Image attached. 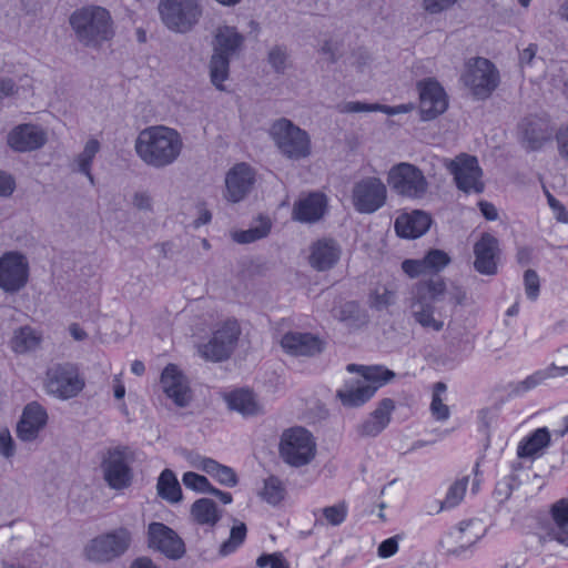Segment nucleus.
Listing matches in <instances>:
<instances>
[{
    "label": "nucleus",
    "instance_id": "nucleus-30",
    "mask_svg": "<svg viewBox=\"0 0 568 568\" xmlns=\"http://www.w3.org/2000/svg\"><path fill=\"white\" fill-rule=\"evenodd\" d=\"M430 223L432 219L426 212L413 211L396 219L395 231L400 237L416 239L428 231Z\"/></svg>",
    "mask_w": 568,
    "mask_h": 568
},
{
    "label": "nucleus",
    "instance_id": "nucleus-12",
    "mask_svg": "<svg viewBox=\"0 0 568 568\" xmlns=\"http://www.w3.org/2000/svg\"><path fill=\"white\" fill-rule=\"evenodd\" d=\"M30 278L28 257L19 251H9L0 256V290L7 294L22 291Z\"/></svg>",
    "mask_w": 568,
    "mask_h": 568
},
{
    "label": "nucleus",
    "instance_id": "nucleus-15",
    "mask_svg": "<svg viewBox=\"0 0 568 568\" xmlns=\"http://www.w3.org/2000/svg\"><path fill=\"white\" fill-rule=\"evenodd\" d=\"M101 470L110 488L115 490L128 488L133 480L128 449L120 447L109 449L102 458Z\"/></svg>",
    "mask_w": 568,
    "mask_h": 568
},
{
    "label": "nucleus",
    "instance_id": "nucleus-5",
    "mask_svg": "<svg viewBox=\"0 0 568 568\" xmlns=\"http://www.w3.org/2000/svg\"><path fill=\"white\" fill-rule=\"evenodd\" d=\"M202 0H160L158 11L162 23L172 32L189 33L203 17Z\"/></svg>",
    "mask_w": 568,
    "mask_h": 568
},
{
    "label": "nucleus",
    "instance_id": "nucleus-28",
    "mask_svg": "<svg viewBox=\"0 0 568 568\" xmlns=\"http://www.w3.org/2000/svg\"><path fill=\"white\" fill-rule=\"evenodd\" d=\"M395 402L392 398L382 399L375 410L358 426V434L364 437H375L389 424Z\"/></svg>",
    "mask_w": 568,
    "mask_h": 568
},
{
    "label": "nucleus",
    "instance_id": "nucleus-26",
    "mask_svg": "<svg viewBox=\"0 0 568 568\" xmlns=\"http://www.w3.org/2000/svg\"><path fill=\"white\" fill-rule=\"evenodd\" d=\"M281 346L292 356H314L323 351L322 341L310 333H286L281 339Z\"/></svg>",
    "mask_w": 568,
    "mask_h": 568
},
{
    "label": "nucleus",
    "instance_id": "nucleus-50",
    "mask_svg": "<svg viewBox=\"0 0 568 568\" xmlns=\"http://www.w3.org/2000/svg\"><path fill=\"white\" fill-rule=\"evenodd\" d=\"M182 481L186 488L199 493H209L211 488V484L205 476L193 471L185 473L182 477Z\"/></svg>",
    "mask_w": 568,
    "mask_h": 568
},
{
    "label": "nucleus",
    "instance_id": "nucleus-36",
    "mask_svg": "<svg viewBox=\"0 0 568 568\" xmlns=\"http://www.w3.org/2000/svg\"><path fill=\"white\" fill-rule=\"evenodd\" d=\"M193 520L202 526L213 527L220 520L222 513L210 498H200L191 507Z\"/></svg>",
    "mask_w": 568,
    "mask_h": 568
},
{
    "label": "nucleus",
    "instance_id": "nucleus-1",
    "mask_svg": "<svg viewBox=\"0 0 568 568\" xmlns=\"http://www.w3.org/2000/svg\"><path fill=\"white\" fill-rule=\"evenodd\" d=\"M446 296L455 305L462 304L465 300V293L460 288L454 287L449 291L442 277L416 283L409 301L414 321L428 332L443 331L445 322L440 314H437L434 304L444 301Z\"/></svg>",
    "mask_w": 568,
    "mask_h": 568
},
{
    "label": "nucleus",
    "instance_id": "nucleus-60",
    "mask_svg": "<svg viewBox=\"0 0 568 568\" xmlns=\"http://www.w3.org/2000/svg\"><path fill=\"white\" fill-rule=\"evenodd\" d=\"M537 45L530 43L526 49H524L519 54V64L523 70L532 67L537 63L536 59Z\"/></svg>",
    "mask_w": 568,
    "mask_h": 568
},
{
    "label": "nucleus",
    "instance_id": "nucleus-47",
    "mask_svg": "<svg viewBox=\"0 0 568 568\" xmlns=\"http://www.w3.org/2000/svg\"><path fill=\"white\" fill-rule=\"evenodd\" d=\"M446 392V385L438 382L434 385L430 410L438 420H446L449 417V408L444 404L442 395Z\"/></svg>",
    "mask_w": 568,
    "mask_h": 568
},
{
    "label": "nucleus",
    "instance_id": "nucleus-54",
    "mask_svg": "<svg viewBox=\"0 0 568 568\" xmlns=\"http://www.w3.org/2000/svg\"><path fill=\"white\" fill-rule=\"evenodd\" d=\"M525 291L528 298L535 301L539 294V277L532 270H527L524 275Z\"/></svg>",
    "mask_w": 568,
    "mask_h": 568
},
{
    "label": "nucleus",
    "instance_id": "nucleus-34",
    "mask_svg": "<svg viewBox=\"0 0 568 568\" xmlns=\"http://www.w3.org/2000/svg\"><path fill=\"white\" fill-rule=\"evenodd\" d=\"M42 333L29 325L14 329L10 341L11 349L17 354L37 351L42 343Z\"/></svg>",
    "mask_w": 568,
    "mask_h": 568
},
{
    "label": "nucleus",
    "instance_id": "nucleus-16",
    "mask_svg": "<svg viewBox=\"0 0 568 568\" xmlns=\"http://www.w3.org/2000/svg\"><path fill=\"white\" fill-rule=\"evenodd\" d=\"M148 547L169 559H181L186 551L183 539L163 523L153 521L148 526Z\"/></svg>",
    "mask_w": 568,
    "mask_h": 568
},
{
    "label": "nucleus",
    "instance_id": "nucleus-24",
    "mask_svg": "<svg viewBox=\"0 0 568 568\" xmlns=\"http://www.w3.org/2000/svg\"><path fill=\"white\" fill-rule=\"evenodd\" d=\"M48 415L44 408L36 402L28 404L17 425V435L22 442L34 440L45 426Z\"/></svg>",
    "mask_w": 568,
    "mask_h": 568
},
{
    "label": "nucleus",
    "instance_id": "nucleus-8",
    "mask_svg": "<svg viewBox=\"0 0 568 568\" xmlns=\"http://www.w3.org/2000/svg\"><path fill=\"white\" fill-rule=\"evenodd\" d=\"M132 542V532L119 527L91 539L85 548V557L94 562H109L124 555Z\"/></svg>",
    "mask_w": 568,
    "mask_h": 568
},
{
    "label": "nucleus",
    "instance_id": "nucleus-29",
    "mask_svg": "<svg viewBox=\"0 0 568 568\" xmlns=\"http://www.w3.org/2000/svg\"><path fill=\"white\" fill-rule=\"evenodd\" d=\"M326 204L324 194L310 193L294 204L293 217L303 223H314L324 215Z\"/></svg>",
    "mask_w": 568,
    "mask_h": 568
},
{
    "label": "nucleus",
    "instance_id": "nucleus-59",
    "mask_svg": "<svg viewBox=\"0 0 568 568\" xmlns=\"http://www.w3.org/2000/svg\"><path fill=\"white\" fill-rule=\"evenodd\" d=\"M132 204L139 211L150 212L153 209L152 197L145 191L135 192L132 197Z\"/></svg>",
    "mask_w": 568,
    "mask_h": 568
},
{
    "label": "nucleus",
    "instance_id": "nucleus-45",
    "mask_svg": "<svg viewBox=\"0 0 568 568\" xmlns=\"http://www.w3.org/2000/svg\"><path fill=\"white\" fill-rule=\"evenodd\" d=\"M469 476H464L452 484V486L448 488L445 499L439 503L438 511L456 507L465 496Z\"/></svg>",
    "mask_w": 568,
    "mask_h": 568
},
{
    "label": "nucleus",
    "instance_id": "nucleus-44",
    "mask_svg": "<svg viewBox=\"0 0 568 568\" xmlns=\"http://www.w3.org/2000/svg\"><path fill=\"white\" fill-rule=\"evenodd\" d=\"M230 59L221 53H214L210 60V78L213 85L219 90H224L223 82L229 78Z\"/></svg>",
    "mask_w": 568,
    "mask_h": 568
},
{
    "label": "nucleus",
    "instance_id": "nucleus-33",
    "mask_svg": "<svg viewBox=\"0 0 568 568\" xmlns=\"http://www.w3.org/2000/svg\"><path fill=\"white\" fill-rule=\"evenodd\" d=\"M486 534V528L479 519L464 520L449 531L453 542L466 549L476 544Z\"/></svg>",
    "mask_w": 568,
    "mask_h": 568
},
{
    "label": "nucleus",
    "instance_id": "nucleus-63",
    "mask_svg": "<svg viewBox=\"0 0 568 568\" xmlns=\"http://www.w3.org/2000/svg\"><path fill=\"white\" fill-rule=\"evenodd\" d=\"M16 189L13 176L7 172L0 171V196H10Z\"/></svg>",
    "mask_w": 568,
    "mask_h": 568
},
{
    "label": "nucleus",
    "instance_id": "nucleus-43",
    "mask_svg": "<svg viewBox=\"0 0 568 568\" xmlns=\"http://www.w3.org/2000/svg\"><path fill=\"white\" fill-rule=\"evenodd\" d=\"M258 496L268 505L277 506L286 497V487L276 476H268L263 480Z\"/></svg>",
    "mask_w": 568,
    "mask_h": 568
},
{
    "label": "nucleus",
    "instance_id": "nucleus-39",
    "mask_svg": "<svg viewBox=\"0 0 568 568\" xmlns=\"http://www.w3.org/2000/svg\"><path fill=\"white\" fill-rule=\"evenodd\" d=\"M549 444L550 433L548 428L541 427L519 443L517 454L520 458L534 457Z\"/></svg>",
    "mask_w": 568,
    "mask_h": 568
},
{
    "label": "nucleus",
    "instance_id": "nucleus-55",
    "mask_svg": "<svg viewBox=\"0 0 568 568\" xmlns=\"http://www.w3.org/2000/svg\"><path fill=\"white\" fill-rule=\"evenodd\" d=\"M0 454L7 459L16 454V445L8 428L0 429Z\"/></svg>",
    "mask_w": 568,
    "mask_h": 568
},
{
    "label": "nucleus",
    "instance_id": "nucleus-6",
    "mask_svg": "<svg viewBox=\"0 0 568 568\" xmlns=\"http://www.w3.org/2000/svg\"><path fill=\"white\" fill-rule=\"evenodd\" d=\"M270 135L280 152L291 160L305 159L311 154L310 135L288 119L276 120L270 128Z\"/></svg>",
    "mask_w": 568,
    "mask_h": 568
},
{
    "label": "nucleus",
    "instance_id": "nucleus-35",
    "mask_svg": "<svg viewBox=\"0 0 568 568\" xmlns=\"http://www.w3.org/2000/svg\"><path fill=\"white\" fill-rule=\"evenodd\" d=\"M195 466L212 476L221 485L234 487L237 484L235 471L231 467L222 465L212 458L201 457Z\"/></svg>",
    "mask_w": 568,
    "mask_h": 568
},
{
    "label": "nucleus",
    "instance_id": "nucleus-20",
    "mask_svg": "<svg viewBox=\"0 0 568 568\" xmlns=\"http://www.w3.org/2000/svg\"><path fill=\"white\" fill-rule=\"evenodd\" d=\"M422 120L429 121L444 113L448 106L443 87L434 79L417 83Z\"/></svg>",
    "mask_w": 568,
    "mask_h": 568
},
{
    "label": "nucleus",
    "instance_id": "nucleus-31",
    "mask_svg": "<svg viewBox=\"0 0 568 568\" xmlns=\"http://www.w3.org/2000/svg\"><path fill=\"white\" fill-rule=\"evenodd\" d=\"M225 402L230 409L244 417L257 416L264 413L263 405L255 394L248 389H237L225 395Z\"/></svg>",
    "mask_w": 568,
    "mask_h": 568
},
{
    "label": "nucleus",
    "instance_id": "nucleus-23",
    "mask_svg": "<svg viewBox=\"0 0 568 568\" xmlns=\"http://www.w3.org/2000/svg\"><path fill=\"white\" fill-rule=\"evenodd\" d=\"M498 241L489 233H485L474 245V267L485 275L497 273Z\"/></svg>",
    "mask_w": 568,
    "mask_h": 568
},
{
    "label": "nucleus",
    "instance_id": "nucleus-40",
    "mask_svg": "<svg viewBox=\"0 0 568 568\" xmlns=\"http://www.w3.org/2000/svg\"><path fill=\"white\" fill-rule=\"evenodd\" d=\"M551 518L555 523L552 530L554 538L568 546V499H559L550 509Z\"/></svg>",
    "mask_w": 568,
    "mask_h": 568
},
{
    "label": "nucleus",
    "instance_id": "nucleus-17",
    "mask_svg": "<svg viewBox=\"0 0 568 568\" xmlns=\"http://www.w3.org/2000/svg\"><path fill=\"white\" fill-rule=\"evenodd\" d=\"M255 182V170L245 162L236 163L225 174L223 197L229 203H240L253 191Z\"/></svg>",
    "mask_w": 568,
    "mask_h": 568
},
{
    "label": "nucleus",
    "instance_id": "nucleus-53",
    "mask_svg": "<svg viewBox=\"0 0 568 568\" xmlns=\"http://www.w3.org/2000/svg\"><path fill=\"white\" fill-rule=\"evenodd\" d=\"M381 109L379 103H365L361 101H349L341 106L343 113H358V112H376Z\"/></svg>",
    "mask_w": 568,
    "mask_h": 568
},
{
    "label": "nucleus",
    "instance_id": "nucleus-41",
    "mask_svg": "<svg viewBox=\"0 0 568 568\" xmlns=\"http://www.w3.org/2000/svg\"><path fill=\"white\" fill-rule=\"evenodd\" d=\"M158 495L169 503H179L182 499V490L175 474L171 469H164L156 483Z\"/></svg>",
    "mask_w": 568,
    "mask_h": 568
},
{
    "label": "nucleus",
    "instance_id": "nucleus-49",
    "mask_svg": "<svg viewBox=\"0 0 568 568\" xmlns=\"http://www.w3.org/2000/svg\"><path fill=\"white\" fill-rule=\"evenodd\" d=\"M568 374V365L567 366H556L555 364H550L544 369H539L531 375H529V379L532 383V386L536 388L544 383H546L550 378H555L559 375Z\"/></svg>",
    "mask_w": 568,
    "mask_h": 568
},
{
    "label": "nucleus",
    "instance_id": "nucleus-25",
    "mask_svg": "<svg viewBox=\"0 0 568 568\" xmlns=\"http://www.w3.org/2000/svg\"><path fill=\"white\" fill-rule=\"evenodd\" d=\"M342 248L332 239H321L310 247V265L320 272L331 270L341 258Z\"/></svg>",
    "mask_w": 568,
    "mask_h": 568
},
{
    "label": "nucleus",
    "instance_id": "nucleus-46",
    "mask_svg": "<svg viewBox=\"0 0 568 568\" xmlns=\"http://www.w3.org/2000/svg\"><path fill=\"white\" fill-rule=\"evenodd\" d=\"M246 526L244 523H236L230 531V537L226 541H224L220 547V554L222 556H227L234 552L245 540L246 538Z\"/></svg>",
    "mask_w": 568,
    "mask_h": 568
},
{
    "label": "nucleus",
    "instance_id": "nucleus-3",
    "mask_svg": "<svg viewBox=\"0 0 568 568\" xmlns=\"http://www.w3.org/2000/svg\"><path fill=\"white\" fill-rule=\"evenodd\" d=\"M69 23L77 40L84 47L100 49L114 34L111 13L100 6H85L73 11Z\"/></svg>",
    "mask_w": 568,
    "mask_h": 568
},
{
    "label": "nucleus",
    "instance_id": "nucleus-38",
    "mask_svg": "<svg viewBox=\"0 0 568 568\" xmlns=\"http://www.w3.org/2000/svg\"><path fill=\"white\" fill-rule=\"evenodd\" d=\"M348 507L346 501L342 500L335 505L326 506L314 511L316 527H337L341 526L347 517Z\"/></svg>",
    "mask_w": 568,
    "mask_h": 568
},
{
    "label": "nucleus",
    "instance_id": "nucleus-56",
    "mask_svg": "<svg viewBox=\"0 0 568 568\" xmlns=\"http://www.w3.org/2000/svg\"><path fill=\"white\" fill-rule=\"evenodd\" d=\"M513 477H506L497 483L494 496L498 503L503 504L509 499L513 493Z\"/></svg>",
    "mask_w": 568,
    "mask_h": 568
},
{
    "label": "nucleus",
    "instance_id": "nucleus-61",
    "mask_svg": "<svg viewBox=\"0 0 568 568\" xmlns=\"http://www.w3.org/2000/svg\"><path fill=\"white\" fill-rule=\"evenodd\" d=\"M398 550V537L394 536L381 542L377 554L381 558H389Z\"/></svg>",
    "mask_w": 568,
    "mask_h": 568
},
{
    "label": "nucleus",
    "instance_id": "nucleus-11",
    "mask_svg": "<svg viewBox=\"0 0 568 568\" xmlns=\"http://www.w3.org/2000/svg\"><path fill=\"white\" fill-rule=\"evenodd\" d=\"M443 164L453 175L458 190L467 194L484 192L483 170L476 156L460 153L454 159H444Z\"/></svg>",
    "mask_w": 568,
    "mask_h": 568
},
{
    "label": "nucleus",
    "instance_id": "nucleus-64",
    "mask_svg": "<svg viewBox=\"0 0 568 568\" xmlns=\"http://www.w3.org/2000/svg\"><path fill=\"white\" fill-rule=\"evenodd\" d=\"M548 202L556 214V219L559 222L568 223V212L562 206V204L550 194L548 195Z\"/></svg>",
    "mask_w": 568,
    "mask_h": 568
},
{
    "label": "nucleus",
    "instance_id": "nucleus-37",
    "mask_svg": "<svg viewBox=\"0 0 568 568\" xmlns=\"http://www.w3.org/2000/svg\"><path fill=\"white\" fill-rule=\"evenodd\" d=\"M100 149L101 144L97 139H89L83 150L73 160V170L85 175L91 185L95 184L94 176L91 173V166Z\"/></svg>",
    "mask_w": 568,
    "mask_h": 568
},
{
    "label": "nucleus",
    "instance_id": "nucleus-42",
    "mask_svg": "<svg viewBox=\"0 0 568 568\" xmlns=\"http://www.w3.org/2000/svg\"><path fill=\"white\" fill-rule=\"evenodd\" d=\"M272 223L267 216H260L256 225L245 231H237L232 234L233 240L240 244H248L262 240L271 232Z\"/></svg>",
    "mask_w": 568,
    "mask_h": 568
},
{
    "label": "nucleus",
    "instance_id": "nucleus-10",
    "mask_svg": "<svg viewBox=\"0 0 568 568\" xmlns=\"http://www.w3.org/2000/svg\"><path fill=\"white\" fill-rule=\"evenodd\" d=\"M462 81L474 97L487 99L499 84V72L489 60L474 58L465 64Z\"/></svg>",
    "mask_w": 568,
    "mask_h": 568
},
{
    "label": "nucleus",
    "instance_id": "nucleus-7",
    "mask_svg": "<svg viewBox=\"0 0 568 568\" xmlns=\"http://www.w3.org/2000/svg\"><path fill=\"white\" fill-rule=\"evenodd\" d=\"M280 455L293 467L305 466L316 456L315 438L303 427L290 428L281 437Z\"/></svg>",
    "mask_w": 568,
    "mask_h": 568
},
{
    "label": "nucleus",
    "instance_id": "nucleus-2",
    "mask_svg": "<svg viewBox=\"0 0 568 568\" xmlns=\"http://www.w3.org/2000/svg\"><path fill=\"white\" fill-rule=\"evenodd\" d=\"M184 142L180 132L166 125L143 129L134 141L136 156L148 168L162 170L174 164L182 154Z\"/></svg>",
    "mask_w": 568,
    "mask_h": 568
},
{
    "label": "nucleus",
    "instance_id": "nucleus-51",
    "mask_svg": "<svg viewBox=\"0 0 568 568\" xmlns=\"http://www.w3.org/2000/svg\"><path fill=\"white\" fill-rule=\"evenodd\" d=\"M287 51L284 47L276 45L268 52V63L277 73H284L286 69Z\"/></svg>",
    "mask_w": 568,
    "mask_h": 568
},
{
    "label": "nucleus",
    "instance_id": "nucleus-52",
    "mask_svg": "<svg viewBox=\"0 0 568 568\" xmlns=\"http://www.w3.org/2000/svg\"><path fill=\"white\" fill-rule=\"evenodd\" d=\"M458 0H422L423 10L432 16L440 14L453 8Z\"/></svg>",
    "mask_w": 568,
    "mask_h": 568
},
{
    "label": "nucleus",
    "instance_id": "nucleus-13",
    "mask_svg": "<svg viewBox=\"0 0 568 568\" xmlns=\"http://www.w3.org/2000/svg\"><path fill=\"white\" fill-rule=\"evenodd\" d=\"M84 385V379L73 364H57L47 371L45 389L60 399L75 397Z\"/></svg>",
    "mask_w": 568,
    "mask_h": 568
},
{
    "label": "nucleus",
    "instance_id": "nucleus-18",
    "mask_svg": "<svg viewBox=\"0 0 568 568\" xmlns=\"http://www.w3.org/2000/svg\"><path fill=\"white\" fill-rule=\"evenodd\" d=\"M240 335L236 322H226L219 328L213 337L203 344L199 351L203 358L212 362H221L230 357Z\"/></svg>",
    "mask_w": 568,
    "mask_h": 568
},
{
    "label": "nucleus",
    "instance_id": "nucleus-21",
    "mask_svg": "<svg viewBox=\"0 0 568 568\" xmlns=\"http://www.w3.org/2000/svg\"><path fill=\"white\" fill-rule=\"evenodd\" d=\"M47 132L39 125L26 123L14 126L7 135V144L16 152H32L47 143Z\"/></svg>",
    "mask_w": 568,
    "mask_h": 568
},
{
    "label": "nucleus",
    "instance_id": "nucleus-57",
    "mask_svg": "<svg viewBox=\"0 0 568 568\" xmlns=\"http://www.w3.org/2000/svg\"><path fill=\"white\" fill-rule=\"evenodd\" d=\"M557 152L561 160L568 163V124L556 132Z\"/></svg>",
    "mask_w": 568,
    "mask_h": 568
},
{
    "label": "nucleus",
    "instance_id": "nucleus-4",
    "mask_svg": "<svg viewBox=\"0 0 568 568\" xmlns=\"http://www.w3.org/2000/svg\"><path fill=\"white\" fill-rule=\"evenodd\" d=\"M348 372L357 371L359 379L346 382L336 393L337 398L346 407H358L369 400L376 390L395 378V373L385 366H357L349 364Z\"/></svg>",
    "mask_w": 568,
    "mask_h": 568
},
{
    "label": "nucleus",
    "instance_id": "nucleus-32",
    "mask_svg": "<svg viewBox=\"0 0 568 568\" xmlns=\"http://www.w3.org/2000/svg\"><path fill=\"white\" fill-rule=\"evenodd\" d=\"M244 43V37L234 27L221 26L216 29L213 52L232 58L237 54Z\"/></svg>",
    "mask_w": 568,
    "mask_h": 568
},
{
    "label": "nucleus",
    "instance_id": "nucleus-14",
    "mask_svg": "<svg viewBox=\"0 0 568 568\" xmlns=\"http://www.w3.org/2000/svg\"><path fill=\"white\" fill-rule=\"evenodd\" d=\"M387 201V187L377 176H364L352 189V203L362 214H372L382 209Z\"/></svg>",
    "mask_w": 568,
    "mask_h": 568
},
{
    "label": "nucleus",
    "instance_id": "nucleus-58",
    "mask_svg": "<svg viewBox=\"0 0 568 568\" xmlns=\"http://www.w3.org/2000/svg\"><path fill=\"white\" fill-rule=\"evenodd\" d=\"M256 564L258 567H266L270 565L271 568H290L287 561L281 554L263 555L257 558Z\"/></svg>",
    "mask_w": 568,
    "mask_h": 568
},
{
    "label": "nucleus",
    "instance_id": "nucleus-19",
    "mask_svg": "<svg viewBox=\"0 0 568 568\" xmlns=\"http://www.w3.org/2000/svg\"><path fill=\"white\" fill-rule=\"evenodd\" d=\"M160 385L163 393L178 407H186L192 400V390L189 379L182 371L174 364L164 367Z\"/></svg>",
    "mask_w": 568,
    "mask_h": 568
},
{
    "label": "nucleus",
    "instance_id": "nucleus-27",
    "mask_svg": "<svg viewBox=\"0 0 568 568\" xmlns=\"http://www.w3.org/2000/svg\"><path fill=\"white\" fill-rule=\"evenodd\" d=\"M523 142L528 150L537 151L551 139L552 128L547 119L529 118L521 123Z\"/></svg>",
    "mask_w": 568,
    "mask_h": 568
},
{
    "label": "nucleus",
    "instance_id": "nucleus-22",
    "mask_svg": "<svg viewBox=\"0 0 568 568\" xmlns=\"http://www.w3.org/2000/svg\"><path fill=\"white\" fill-rule=\"evenodd\" d=\"M450 263L449 255L442 250H430L419 260H405L402 270L409 277L437 274Z\"/></svg>",
    "mask_w": 568,
    "mask_h": 568
},
{
    "label": "nucleus",
    "instance_id": "nucleus-62",
    "mask_svg": "<svg viewBox=\"0 0 568 568\" xmlns=\"http://www.w3.org/2000/svg\"><path fill=\"white\" fill-rule=\"evenodd\" d=\"M18 85L8 77H0V102L6 98H11L18 93Z\"/></svg>",
    "mask_w": 568,
    "mask_h": 568
},
{
    "label": "nucleus",
    "instance_id": "nucleus-9",
    "mask_svg": "<svg viewBox=\"0 0 568 568\" xmlns=\"http://www.w3.org/2000/svg\"><path fill=\"white\" fill-rule=\"evenodd\" d=\"M387 182L395 193L412 200L423 199L429 187L422 170L407 162L392 166L387 174Z\"/></svg>",
    "mask_w": 568,
    "mask_h": 568
},
{
    "label": "nucleus",
    "instance_id": "nucleus-48",
    "mask_svg": "<svg viewBox=\"0 0 568 568\" xmlns=\"http://www.w3.org/2000/svg\"><path fill=\"white\" fill-rule=\"evenodd\" d=\"M396 294L386 286H377L369 295V305L376 310H384L395 303Z\"/></svg>",
    "mask_w": 568,
    "mask_h": 568
}]
</instances>
